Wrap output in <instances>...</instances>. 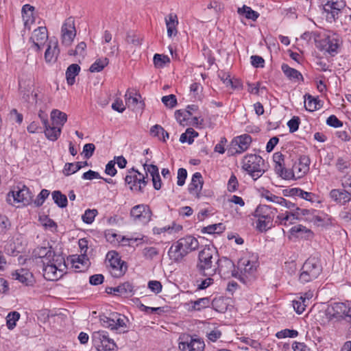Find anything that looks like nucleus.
<instances>
[{"instance_id":"nucleus-51","label":"nucleus","mask_w":351,"mask_h":351,"mask_svg":"<svg viewBox=\"0 0 351 351\" xmlns=\"http://www.w3.org/2000/svg\"><path fill=\"white\" fill-rule=\"evenodd\" d=\"M223 229L224 226L222 223H215L204 227L202 232L208 234H215L221 232Z\"/></svg>"},{"instance_id":"nucleus-6","label":"nucleus","mask_w":351,"mask_h":351,"mask_svg":"<svg viewBox=\"0 0 351 351\" xmlns=\"http://www.w3.org/2000/svg\"><path fill=\"white\" fill-rule=\"evenodd\" d=\"M92 342L97 351H113L117 348L114 340L104 330L94 332L92 335Z\"/></svg>"},{"instance_id":"nucleus-47","label":"nucleus","mask_w":351,"mask_h":351,"mask_svg":"<svg viewBox=\"0 0 351 351\" xmlns=\"http://www.w3.org/2000/svg\"><path fill=\"white\" fill-rule=\"evenodd\" d=\"M142 254L145 259L152 260L155 256L158 255L159 251L154 247H147L143 250Z\"/></svg>"},{"instance_id":"nucleus-57","label":"nucleus","mask_w":351,"mask_h":351,"mask_svg":"<svg viewBox=\"0 0 351 351\" xmlns=\"http://www.w3.org/2000/svg\"><path fill=\"white\" fill-rule=\"evenodd\" d=\"M130 175H127L125 178V182L130 186L136 187L137 182V173H134L132 170L129 171Z\"/></svg>"},{"instance_id":"nucleus-1","label":"nucleus","mask_w":351,"mask_h":351,"mask_svg":"<svg viewBox=\"0 0 351 351\" xmlns=\"http://www.w3.org/2000/svg\"><path fill=\"white\" fill-rule=\"evenodd\" d=\"M234 263L226 257L219 258L217 251L213 246H205L198 255L196 268L204 276H212L217 271L220 275L228 273L225 268L231 269Z\"/></svg>"},{"instance_id":"nucleus-19","label":"nucleus","mask_w":351,"mask_h":351,"mask_svg":"<svg viewBox=\"0 0 351 351\" xmlns=\"http://www.w3.org/2000/svg\"><path fill=\"white\" fill-rule=\"evenodd\" d=\"M177 242L182 249L183 254H186V255L189 252L197 250L199 246L197 239L191 235L181 238Z\"/></svg>"},{"instance_id":"nucleus-12","label":"nucleus","mask_w":351,"mask_h":351,"mask_svg":"<svg viewBox=\"0 0 351 351\" xmlns=\"http://www.w3.org/2000/svg\"><path fill=\"white\" fill-rule=\"evenodd\" d=\"M252 142V137L248 134H243L234 138L231 143V147L228 149L230 155L241 154L247 149Z\"/></svg>"},{"instance_id":"nucleus-31","label":"nucleus","mask_w":351,"mask_h":351,"mask_svg":"<svg viewBox=\"0 0 351 351\" xmlns=\"http://www.w3.org/2000/svg\"><path fill=\"white\" fill-rule=\"evenodd\" d=\"M80 71V66L77 64H72L66 71V79L69 85H73L75 82V76Z\"/></svg>"},{"instance_id":"nucleus-37","label":"nucleus","mask_w":351,"mask_h":351,"mask_svg":"<svg viewBox=\"0 0 351 351\" xmlns=\"http://www.w3.org/2000/svg\"><path fill=\"white\" fill-rule=\"evenodd\" d=\"M238 13L244 15L246 19L252 21H256L259 16V14L257 12L247 5H243L241 8H239Z\"/></svg>"},{"instance_id":"nucleus-49","label":"nucleus","mask_w":351,"mask_h":351,"mask_svg":"<svg viewBox=\"0 0 351 351\" xmlns=\"http://www.w3.org/2000/svg\"><path fill=\"white\" fill-rule=\"evenodd\" d=\"M120 295L129 297L133 295V287L129 282H124L119 285Z\"/></svg>"},{"instance_id":"nucleus-26","label":"nucleus","mask_w":351,"mask_h":351,"mask_svg":"<svg viewBox=\"0 0 351 351\" xmlns=\"http://www.w3.org/2000/svg\"><path fill=\"white\" fill-rule=\"evenodd\" d=\"M281 69L285 75L290 80L294 82L299 81H304V77L302 73L293 69L290 67L288 64L283 63L281 65Z\"/></svg>"},{"instance_id":"nucleus-21","label":"nucleus","mask_w":351,"mask_h":351,"mask_svg":"<svg viewBox=\"0 0 351 351\" xmlns=\"http://www.w3.org/2000/svg\"><path fill=\"white\" fill-rule=\"evenodd\" d=\"M204 181L202 174L196 172L193 175L191 182L189 186V192L193 195L196 198L199 199L201 197V190L202 189Z\"/></svg>"},{"instance_id":"nucleus-33","label":"nucleus","mask_w":351,"mask_h":351,"mask_svg":"<svg viewBox=\"0 0 351 351\" xmlns=\"http://www.w3.org/2000/svg\"><path fill=\"white\" fill-rule=\"evenodd\" d=\"M51 119L53 124L62 127L67 121V115L58 110H53L51 112Z\"/></svg>"},{"instance_id":"nucleus-38","label":"nucleus","mask_w":351,"mask_h":351,"mask_svg":"<svg viewBox=\"0 0 351 351\" xmlns=\"http://www.w3.org/2000/svg\"><path fill=\"white\" fill-rule=\"evenodd\" d=\"M190 308L195 311H201L209 306L210 300L208 298H199L195 301H191Z\"/></svg>"},{"instance_id":"nucleus-9","label":"nucleus","mask_w":351,"mask_h":351,"mask_svg":"<svg viewBox=\"0 0 351 351\" xmlns=\"http://www.w3.org/2000/svg\"><path fill=\"white\" fill-rule=\"evenodd\" d=\"M152 215L149 207L145 204L136 205L130 211V217L133 221L141 225L147 224L151 220Z\"/></svg>"},{"instance_id":"nucleus-53","label":"nucleus","mask_w":351,"mask_h":351,"mask_svg":"<svg viewBox=\"0 0 351 351\" xmlns=\"http://www.w3.org/2000/svg\"><path fill=\"white\" fill-rule=\"evenodd\" d=\"M41 221L43 226L46 229H48L52 232H56L57 231L58 226L53 219L46 217L43 219H41Z\"/></svg>"},{"instance_id":"nucleus-20","label":"nucleus","mask_w":351,"mask_h":351,"mask_svg":"<svg viewBox=\"0 0 351 351\" xmlns=\"http://www.w3.org/2000/svg\"><path fill=\"white\" fill-rule=\"evenodd\" d=\"M60 53L58 42L56 39H50L45 53V60L47 63L55 62Z\"/></svg>"},{"instance_id":"nucleus-27","label":"nucleus","mask_w":351,"mask_h":351,"mask_svg":"<svg viewBox=\"0 0 351 351\" xmlns=\"http://www.w3.org/2000/svg\"><path fill=\"white\" fill-rule=\"evenodd\" d=\"M44 128L45 135L48 140L55 141L60 136L62 128L59 125L48 123L44 125Z\"/></svg>"},{"instance_id":"nucleus-55","label":"nucleus","mask_w":351,"mask_h":351,"mask_svg":"<svg viewBox=\"0 0 351 351\" xmlns=\"http://www.w3.org/2000/svg\"><path fill=\"white\" fill-rule=\"evenodd\" d=\"M50 194L49 191L43 189L38 195L36 199L34 200V204L36 206H40L43 204L45 200L49 197Z\"/></svg>"},{"instance_id":"nucleus-58","label":"nucleus","mask_w":351,"mask_h":351,"mask_svg":"<svg viewBox=\"0 0 351 351\" xmlns=\"http://www.w3.org/2000/svg\"><path fill=\"white\" fill-rule=\"evenodd\" d=\"M148 160H146L145 163L143 165L144 169L146 171V175L149 173L152 178L159 174V170L156 165H147Z\"/></svg>"},{"instance_id":"nucleus-40","label":"nucleus","mask_w":351,"mask_h":351,"mask_svg":"<svg viewBox=\"0 0 351 351\" xmlns=\"http://www.w3.org/2000/svg\"><path fill=\"white\" fill-rule=\"evenodd\" d=\"M348 306L341 302L335 303L332 306V315L335 317H343L346 313Z\"/></svg>"},{"instance_id":"nucleus-63","label":"nucleus","mask_w":351,"mask_h":351,"mask_svg":"<svg viewBox=\"0 0 351 351\" xmlns=\"http://www.w3.org/2000/svg\"><path fill=\"white\" fill-rule=\"evenodd\" d=\"M250 59H251V63L254 67H256V68L261 67L262 68L264 66L265 60L261 56L254 55V56H252Z\"/></svg>"},{"instance_id":"nucleus-35","label":"nucleus","mask_w":351,"mask_h":351,"mask_svg":"<svg viewBox=\"0 0 351 351\" xmlns=\"http://www.w3.org/2000/svg\"><path fill=\"white\" fill-rule=\"evenodd\" d=\"M132 171L134 173H137L138 177H137V182L136 187L130 186V189L132 191H135L138 192H143V188L147 185L148 181L145 180V177L138 172L137 170H135L134 168L132 169Z\"/></svg>"},{"instance_id":"nucleus-46","label":"nucleus","mask_w":351,"mask_h":351,"mask_svg":"<svg viewBox=\"0 0 351 351\" xmlns=\"http://www.w3.org/2000/svg\"><path fill=\"white\" fill-rule=\"evenodd\" d=\"M169 62L170 59L167 56L156 53L154 56V63L156 67L162 68Z\"/></svg>"},{"instance_id":"nucleus-16","label":"nucleus","mask_w":351,"mask_h":351,"mask_svg":"<svg viewBox=\"0 0 351 351\" xmlns=\"http://www.w3.org/2000/svg\"><path fill=\"white\" fill-rule=\"evenodd\" d=\"M57 256L51 246L38 247L33 251V257L35 259H40L42 264L54 261Z\"/></svg>"},{"instance_id":"nucleus-25","label":"nucleus","mask_w":351,"mask_h":351,"mask_svg":"<svg viewBox=\"0 0 351 351\" xmlns=\"http://www.w3.org/2000/svg\"><path fill=\"white\" fill-rule=\"evenodd\" d=\"M276 209L267 205H259L254 211V217L258 219H274Z\"/></svg>"},{"instance_id":"nucleus-60","label":"nucleus","mask_w":351,"mask_h":351,"mask_svg":"<svg viewBox=\"0 0 351 351\" xmlns=\"http://www.w3.org/2000/svg\"><path fill=\"white\" fill-rule=\"evenodd\" d=\"M299 125L300 118L298 117H293L287 123L290 132H294L297 131L298 130Z\"/></svg>"},{"instance_id":"nucleus-30","label":"nucleus","mask_w":351,"mask_h":351,"mask_svg":"<svg viewBox=\"0 0 351 351\" xmlns=\"http://www.w3.org/2000/svg\"><path fill=\"white\" fill-rule=\"evenodd\" d=\"M166 25L167 28V34L169 37L177 34L176 26L178 23L177 16L174 14H169L165 19Z\"/></svg>"},{"instance_id":"nucleus-28","label":"nucleus","mask_w":351,"mask_h":351,"mask_svg":"<svg viewBox=\"0 0 351 351\" xmlns=\"http://www.w3.org/2000/svg\"><path fill=\"white\" fill-rule=\"evenodd\" d=\"M168 255L171 260L178 263L186 256V254H183L182 249H181V247H180L178 242H176L169 248Z\"/></svg>"},{"instance_id":"nucleus-10","label":"nucleus","mask_w":351,"mask_h":351,"mask_svg":"<svg viewBox=\"0 0 351 351\" xmlns=\"http://www.w3.org/2000/svg\"><path fill=\"white\" fill-rule=\"evenodd\" d=\"M310 163L311 159L308 156H300L298 161L293 165L291 169H289V180L301 178L304 176L309 171Z\"/></svg>"},{"instance_id":"nucleus-29","label":"nucleus","mask_w":351,"mask_h":351,"mask_svg":"<svg viewBox=\"0 0 351 351\" xmlns=\"http://www.w3.org/2000/svg\"><path fill=\"white\" fill-rule=\"evenodd\" d=\"M297 219H299L298 213L286 211L278 215L276 222L283 226H289L293 224Z\"/></svg>"},{"instance_id":"nucleus-18","label":"nucleus","mask_w":351,"mask_h":351,"mask_svg":"<svg viewBox=\"0 0 351 351\" xmlns=\"http://www.w3.org/2000/svg\"><path fill=\"white\" fill-rule=\"evenodd\" d=\"M273 160L275 163V172L285 180H289V169L285 167V156L280 152H276L273 156Z\"/></svg>"},{"instance_id":"nucleus-34","label":"nucleus","mask_w":351,"mask_h":351,"mask_svg":"<svg viewBox=\"0 0 351 351\" xmlns=\"http://www.w3.org/2000/svg\"><path fill=\"white\" fill-rule=\"evenodd\" d=\"M51 195L53 200L58 207L62 208L66 207L68 203L67 197L61 191H54L52 192Z\"/></svg>"},{"instance_id":"nucleus-8","label":"nucleus","mask_w":351,"mask_h":351,"mask_svg":"<svg viewBox=\"0 0 351 351\" xmlns=\"http://www.w3.org/2000/svg\"><path fill=\"white\" fill-rule=\"evenodd\" d=\"M256 269V265L255 262H251L247 258H243L238 262L237 270L235 269L234 266L230 270L231 271L232 276L239 278L240 280H243L242 276L247 277V276L253 274Z\"/></svg>"},{"instance_id":"nucleus-13","label":"nucleus","mask_w":351,"mask_h":351,"mask_svg":"<svg viewBox=\"0 0 351 351\" xmlns=\"http://www.w3.org/2000/svg\"><path fill=\"white\" fill-rule=\"evenodd\" d=\"M345 5L343 0H326V2L323 5V9L326 13L327 19L335 20Z\"/></svg>"},{"instance_id":"nucleus-32","label":"nucleus","mask_w":351,"mask_h":351,"mask_svg":"<svg viewBox=\"0 0 351 351\" xmlns=\"http://www.w3.org/2000/svg\"><path fill=\"white\" fill-rule=\"evenodd\" d=\"M319 100L309 94L304 95V106L306 110L313 112L320 107Z\"/></svg>"},{"instance_id":"nucleus-59","label":"nucleus","mask_w":351,"mask_h":351,"mask_svg":"<svg viewBox=\"0 0 351 351\" xmlns=\"http://www.w3.org/2000/svg\"><path fill=\"white\" fill-rule=\"evenodd\" d=\"M95 146L93 143L85 144L83 147L82 154L84 155V158L86 159L90 158L94 154Z\"/></svg>"},{"instance_id":"nucleus-2","label":"nucleus","mask_w":351,"mask_h":351,"mask_svg":"<svg viewBox=\"0 0 351 351\" xmlns=\"http://www.w3.org/2000/svg\"><path fill=\"white\" fill-rule=\"evenodd\" d=\"M263 165L264 160L256 154L247 155L241 161L242 169L254 180L261 177L265 173V170L263 169Z\"/></svg>"},{"instance_id":"nucleus-7","label":"nucleus","mask_w":351,"mask_h":351,"mask_svg":"<svg viewBox=\"0 0 351 351\" xmlns=\"http://www.w3.org/2000/svg\"><path fill=\"white\" fill-rule=\"evenodd\" d=\"M43 276L48 280H54L62 276V267H65L64 258L60 256L49 263H43Z\"/></svg>"},{"instance_id":"nucleus-17","label":"nucleus","mask_w":351,"mask_h":351,"mask_svg":"<svg viewBox=\"0 0 351 351\" xmlns=\"http://www.w3.org/2000/svg\"><path fill=\"white\" fill-rule=\"evenodd\" d=\"M48 39V32L45 27H38L34 29L29 40L32 42L34 46L36 47V50L41 49L45 45V41Z\"/></svg>"},{"instance_id":"nucleus-43","label":"nucleus","mask_w":351,"mask_h":351,"mask_svg":"<svg viewBox=\"0 0 351 351\" xmlns=\"http://www.w3.org/2000/svg\"><path fill=\"white\" fill-rule=\"evenodd\" d=\"M20 314L16 311L10 312L6 317L7 326L9 329H13L16 326V322L19 319Z\"/></svg>"},{"instance_id":"nucleus-22","label":"nucleus","mask_w":351,"mask_h":351,"mask_svg":"<svg viewBox=\"0 0 351 351\" xmlns=\"http://www.w3.org/2000/svg\"><path fill=\"white\" fill-rule=\"evenodd\" d=\"M330 197L336 203L345 205L351 200V193L345 189H332L330 192Z\"/></svg>"},{"instance_id":"nucleus-56","label":"nucleus","mask_w":351,"mask_h":351,"mask_svg":"<svg viewBox=\"0 0 351 351\" xmlns=\"http://www.w3.org/2000/svg\"><path fill=\"white\" fill-rule=\"evenodd\" d=\"M239 182L237 180V178L234 174H232L228 182V191L232 193L234 192L237 190Z\"/></svg>"},{"instance_id":"nucleus-3","label":"nucleus","mask_w":351,"mask_h":351,"mask_svg":"<svg viewBox=\"0 0 351 351\" xmlns=\"http://www.w3.org/2000/svg\"><path fill=\"white\" fill-rule=\"evenodd\" d=\"M322 271L320 261L315 257L308 258L301 268L299 280L302 283H306L317 278Z\"/></svg>"},{"instance_id":"nucleus-44","label":"nucleus","mask_w":351,"mask_h":351,"mask_svg":"<svg viewBox=\"0 0 351 351\" xmlns=\"http://www.w3.org/2000/svg\"><path fill=\"white\" fill-rule=\"evenodd\" d=\"M307 303L304 302L303 300H300V297H298L297 299L293 300V306L294 310L298 314H302L306 309V307L308 306Z\"/></svg>"},{"instance_id":"nucleus-61","label":"nucleus","mask_w":351,"mask_h":351,"mask_svg":"<svg viewBox=\"0 0 351 351\" xmlns=\"http://www.w3.org/2000/svg\"><path fill=\"white\" fill-rule=\"evenodd\" d=\"M326 124L335 128L343 125V123L335 115H330L326 120Z\"/></svg>"},{"instance_id":"nucleus-54","label":"nucleus","mask_w":351,"mask_h":351,"mask_svg":"<svg viewBox=\"0 0 351 351\" xmlns=\"http://www.w3.org/2000/svg\"><path fill=\"white\" fill-rule=\"evenodd\" d=\"M298 335V332L295 330H289L285 329L281 331H279L276 333V336L278 339L285 338V337H291L293 338L297 337Z\"/></svg>"},{"instance_id":"nucleus-48","label":"nucleus","mask_w":351,"mask_h":351,"mask_svg":"<svg viewBox=\"0 0 351 351\" xmlns=\"http://www.w3.org/2000/svg\"><path fill=\"white\" fill-rule=\"evenodd\" d=\"M97 213L98 212L96 209H87L84 214L82 215V218L83 221L87 224L92 223Z\"/></svg>"},{"instance_id":"nucleus-45","label":"nucleus","mask_w":351,"mask_h":351,"mask_svg":"<svg viewBox=\"0 0 351 351\" xmlns=\"http://www.w3.org/2000/svg\"><path fill=\"white\" fill-rule=\"evenodd\" d=\"M261 196L264 198H265L267 200L276 203L278 204H282V202H284V198L282 197L276 196L274 194H272L269 191L265 190L261 194Z\"/></svg>"},{"instance_id":"nucleus-24","label":"nucleus","mask_w":351,"mask_h":351,"mask_svg":"<svg viewBox=\"0 0 351 351\" xmlns=\"http://www.w3.org/2000/svg\"><path fill=\"white\" fill-rule=\"evenodd\" d=\"M12 276L13 279L18 280L27 286L33 285L34 281L32 274L25 269L14 271Z\"/></svg>"},{"instance_id":"nucleus-4","label":"nucleus","mask_w":351,"mask_h":351,"mask_svg":"<svg viewBox=\"0 0 351 351\" xmlns=\"http://www.w3.org/2000/svg\"><path fill=\"white\" fill-rule=\"evenodd\" d=\"M106 265L110 274L114 278L123 276L128 269L127 263L122 261L115 251H110L106 255Z\"/></svg>"},{"instance_id":"nucleus-42","label":"nucleus","mask_w":351,"mask_h":351,"mask_svg":"<svg viewBox=\"0 0 351 351\" xmlns=\"http://www.w3.org/2000/svg\"><path fill=\"white\" fill-rule=\"evenodd\" d=\"M82 167L81 162L75 163H66L63 169V173L68 176L79 171Z\"/></svg>"},{"instance_id":"nucleus-14","label":"nucleus","mask_w":351,"mask_h":351,"mask_svg":"<svg viewBox=\"0 0 351 351\" xmlns=\"http://www.w3.org/2000/svg\"><path fill=\"white\" fill-rule=\"evenodd\" d=\"M101 322L104 327L111 330H118L120 328L126 327L125 317L117 313H112L110 317L104 316L101 318Z\"/></svg>"},{"instance_id":"nucleus-62","label":"nucleus","mask_w":351,"mask_h":351,"mask_svg":"<svg viewBox=\"0 0 351 351\" xmlns=\"http://www.w3.org/2000/svg\"><path fill=\"white\" fill-rule=\"evenodd\" d=\"M187 177V171L184 168H180L178 171V186H183Z\"/></svg>"},{"instance_id":"nucleus-11","label":"nucleus","mask_w":351,"mask_h":351,"mask_svg":"<svg viewBox=\"0 0 351 351\" xmlns=\"http://www.w3.org/2000/svg\"><path fill=\"white\" fill-rule=\"evenodd\" d=\"M76 36L74 19L69 17L63 23L61 29L62 43L66 46L70 45Z\"/></svg>"},{"instance_id":"nucleus-15","label":"nucleus","mask_w":351,"mask_h":351,"mask_svg":"<svg viewBox=\"0 0 351 351\" xmlns=\"http://www.w3.org/2000/svg\"><path fill=\"white\" fill-rule=\"evenodd\" d=\"M179 349L181 351H204L205 343L203 339L194 337H189L186 340L179 343Z\"/></svg>"},{"instance_id":"nucleus-52","label":"nucleus","mask_w":351,"mask_h":351,"mask_svg":"<svg viewBox=\"0 0 351 351\" xmlns=\"http://www.w3.org/2000/svg\"><path fill=\"white\" fill-rule=\"evenodd\" d=\"M162 102L168 108H173L177 105V99L176 95L171 94L169 95L163 96Z\"/></svg>"},{"instance_id":"nucleus-50","label":"nucleus","mask_w":351,"mask_h":351,"mask_svg":"<svg viewBox=\"0 0 351 351\" xmlns=\"http://www.w3.org/2000/svg\"><path fill=\"white\" fill-rule=\"evenodd\" d=\"M291 233L292 234H296L298 237H302L303 234H306L307 237L309 234H311V231L306 228L305 226L302 225H297L291 228Z\"/></svg>"},{"instance_id":"nucleus-39","label":"nucleus","mask_w":351,"mask_h":351,"mask_svg":"<svg viewBox=\"0 0 351 351\" xmlns=\"http://www.w3.org/2000/svg\"><path fill=\"white\" fill-rule=\"evenodd\" d=\"M109 63L107 58H99L89 68L91 73L99 72L102 71Z\"/></svg>"},{"instance_id":"nucleus-5","label":"nucleus","mask_w":351,"mask_h":351,"mask_svg":"<svg viewBox=\"0 0 351 351\" xmlns=\"http://www.w3.org/2000/svg\"><path fill=\"white\" fill-rule=\"evenodd\" d=\"M32 199V194L24 184L21 183L13 186L7 195V202L10 204L15 203H23L24 205L29 204Z\"/></svg>"},{"instance_id":"nucleus-36","label":"nucleus","mask_w":351,"mask_h":351,"mask_svg":"<svg viewBox=\"0 0 351 351\" xmlns=\"http://www.w3.org/2000/svg\"><path fill=\"white\" fill-rule=\"evenodd\" d=\"M125 102L129 106H134L140 110H143L145 106V103L143 101H140L137 97H133L131 94L127 92L125 95Z\"/></svg>"},{"instance_id":"nucleus-23","label":"nucleus","mask_w":351,"mask_h":351,"mask_svg":"<svg viewBox=\"0 0 351 351\" xmlns=\"http://www.w3.org/2000/svg\"><path fill=\"white\" fill-rule=\"evenodd\" d=\"M338 47V40L335 36H327L319 41L321 50L329 53L337 52Z\"/></svg>"},{"instance_id":"nucleus-41","label":"nucleus","mask_w":351,"mask_h":351,"mask_svg":"<svg viewBox=\"0 0 351 351\" xmlns=\"http://www.w3.org/2000/svg\"><path fill=\"white\" fill-rule=\"evenodd\" d=\"M273 220L270 219L269 217L268 219H258L256 221V229L260 232H266L270 229L273 226Z\"/></svg>"},{"instance_id":"nucleus-64","label":"nucleus","mask_w":351,"mask_h":351,"mask_svg":"<svg viewBox=\"0 0 351 351\" xmlns=\"http://www.w3.org/2000/svg\"><path fill=\"white\" fill-rule=\"evenodd\" d=\"M350 165V163L348 160H345L342 158H339L337 159V162L336 164L337 168L341 172H345V170L348 169Z\"/></svg>"}]
</instances>
